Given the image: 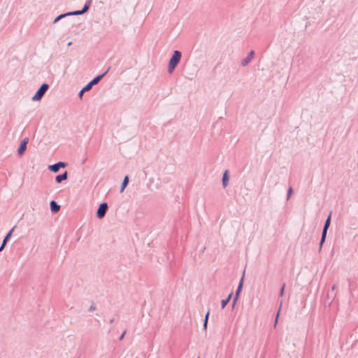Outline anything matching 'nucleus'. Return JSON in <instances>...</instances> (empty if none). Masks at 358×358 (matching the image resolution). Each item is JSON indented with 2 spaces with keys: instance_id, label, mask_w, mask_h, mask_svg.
<instances>
[{
  "instance_id": "33",
  "label": "nucleus",
  "mask_w": 358,
  "mask_h": 358,
  "mask_svg": "<svg viewBox=\"0 0 358 358\" xmlns=\"http://www.w3.org/2000/svg\"><path fill=\"white\" fill-rule=\"evenodd\" d=\"M311 240V236H310L308 238H307L306 243H308Z\"/></svg>"
},
{
  "instance_id": "18",
  "label": "nucleus",
  "mask_w": 358,
  "mask_h": 358,
  "mask_svg": "<svg viewBox=\"0 0 358 358\" xmlns=\"http://www.w3.org/2000/svg\"><path fill=\"white\" fill-rule=\"evenodd\" d=\"M92 0H86L85 3L84 4L83 8H85V10L88 11L90 6L92 4Z\"/></svg>"
},
{
  "instance_id": "26",
  "label": "nucleus",
  "mask_w": 358,
  "mask_h": 358,
  "mask_svg": "<svg viewBox=\"0 0 358 358\" xmlns=\"http://www.w3.org/2000/svg\"><path fill=\"white\" fill-rule=\"evenodd\" d=\"M64 15H66V17H69V16H73L72 11L64 13Z\"/></svg>"
},
{
  "instance_id": "11",
  "label": "nucleus",
  "mask_w": 358,
  "mask_h": 358,
  "mask_svg": "<svg viewBox=\"0 0 358 358\" xmlns=\"http://www.w3.org/2000/svg\"><path fill=\"white\" fill-rule=\"evenodd\" d=\"M50 207L51 212L53 213H57L60 209V205H59L57 202L54 200L50 202Z\"/></svg>"
},
{
  "instance_id": "3",
  "label": "nucleus",
  "mask_w": 358,
  "mask_h": 358,
  "mask_svg": "<svg viewBox=\"0 0 358 358\" xmlns=\"http://www.w3.org/2000/svg\"><path fill=\"white\" fill-rule=\"evenodd\" d=\"M49 87L50 86L48 83H43L32 96L31 100L34 101H40L47 90L49 89Z\"/></svg>"
},
{
  "instance_id": "27",
  "label": "nucleus",
  "mask_w": 358,
  "mask_h": 358,
  "mask_svg": "<svg viewBox=\"0 0 358 358\" xmlns=\"http://www.w3.org/2000/svg\"><path fill=\"white\" fill-rule=\"evenodd\" d=\"M327 299H330L331 297L332 299H334L336 296V294H334L331 295L330 293L328 292L327 294Z\"/></svg>"
},
{
  "instance_id": "22",
  "label": "nucleus",
  "mask_w": 358,
  "mask_h": 358,
  "mask_svg": "<svg viewBox=\"0 0 358 358\" xmlns=\"http://www.w3.org/2000/svg\"><path fill=\"white\" fill-rule=\"evenodd\" d=\"M285 283H283L280 289V292H279V296L280 297L283 296L284 295V293H285Z\"/></svg>"
},
{
  "instance_id": "31",
  "label": "nucleus",
  "mask_w": 358,
  "mask_h": 358,
  "mask_svg": "<svg viewBox=\"0 0 358 358\" xmlns=\"http://www.w3.org/2000/svg\"><path fill=\"white\" fill-rule=\"evenodd\" d=\"M336 289V285H334L332 287H331V291H334L335 289Z\"/></svg>"
},
{
  "instance_id": "2",
  "label": "nucleus",
  "mask_w": 358,
  "mask_h": 358,
  "mask_svg": "<svg viewBox=\"0 0 358 358\" xmlns=\"http://www.w3.org/2000/svg\"><path fill=\"white\" fill-rule=\"evenodd\" d=\"M182 57V53L180 50H175L169 61L168 73H172L177 67Z\"/></svg>"
},
{
  "instance_id": "34",
  "label": "nucleus",
  "mask_w": 358,
  "mask_h": 358,
  "mask_svg": "<svg viewBox=\"0 0 358 358\" xmlns=\"http://www.w3.org/2000/svg\"><path fill=\"white\" fill-rule=\"evenodd\" d=\"M71 44H72V42H71V41H70V42H69V43H67V45H68V46H70V45H71Z\"/></svg>"
},
{
  "instance_id": "13",
  "label": "nucleus",
  "mask_w": 358,
  "mask_h": 358,
  "mask_svg": "<svg viewBox=\"0 0 358 358\" xmlns=\"http://www.w3.org/2000/svg\"><path fill=\"white\" fill-rule=\"evenodd\" d=\"M129 182V176H125L124 179H123V180H122V182L121 187H120V192L121 193L124 192V190L125 189V188L128 185Z\"/></svg>"
},
{
  "instance_id": "20",
  "label": "nucleus",
  "mask_w": 358,
  "mask_h": 358,
  "mask_svg": "<svg viewBox=\"0 0 358 358\" xmlns=\"http://www.w3.org/2000/svg\"><path fill=\"white\" fill-rule=\"evenodd\" d=\"M294 191L292 187H289L287 189V200H289L291 196L292 195Z\"/></svg>"
},
{
  "instance_id": "16",
  "label": "nucleus",
  "mask_w": 358,
  "mask_h": 358,
  "mask_svg": "<svg viewBox=\"0 0 358 358\" xmlns=\"http://www.w3.org/2000/svg\"><path fill=\"white\" fill-rule=\"evenodd\" d=\"M87 12V11L85 10V8L83 7V8L81 10H77L72 11V13L73 14V15H83V14L86 13Z\"/></svg>"
},
{
  "instance_id": "23",
  "label": "nucleus",
  "mask_w": 358,
  "mask_h": 358,
  "mask_svg": "<svg viewBox=\"0 0 358 358\" xmlns=\"http://www.w3.org/2000/svg\"><path fill=\"white\" fill-rule=\"evenodd\" d=\"M327 231H328L327 228L325 229L324 227H323L321 237L325 236V238H327Z\"/></svg>"
},
{
  "instance_id": "35",
  "label": "nucleus",
  "mask_w": 358,
  "mask_h": 358,
  "mask_svg": "<svg viewBox=\"0 0 358 358\" xmlns=\"http://www.w3.org/2000/svg\"><path fill=\"white\" fill-rule=\"evenodd\" d=\"M198 358H199V357H198Z\"/></svg>"
},
{
  "instance_id": "12",
  "label": "nucleus",
  "mask_w": 358,
  "mask_h": 358,
  "mask_svg": "<svg viewBox=\"0 0 358 358\" xmlns=\"http://www.w3.org/2000/svg\"><path fill=\"white\" fill-rule=\"evenodd\" d=\"M15 229V227H13L7 234L5 236L3 241H2V243H3V245H6L7 244V243L9 241L10 238H11L12 236V234L14 231Z\"/></svg>"
},
{
  "instance_id": "30",
  "label": "nucleus",
  "mask_w": 358,
  "mask_h": 358,
  "mask_svg": "<svg viewBox=\"0 0 358 358\" xmlns=\"http://www.w3.org/2000/svg\"><path fill=\"white\" fill-rule=\"evenodd\" d=\"M5 247H6V245H3V243H1V245L0 246V252L4 249Z\"/></svg>"
},
{
  "instance_id": "9",
  "label": "nucleus",
  "mask_w": 358,
  "mask_h": 358,
  "mask_svg": "<svg viewBox=\"0 0 358 358\" xmlns=\"http://www.w3.org/2000/svg\"><path fill=\"white\" fill-rule=\"evenodd\" d=\"M68 178V172L65 171L62 174L57 175L55 177V182L57 183H61L64 180H67Z\"/></svg>"
},
{
  "instance_id": "29",
  "label": "nucleus",
  "mask_w": 358,
  "mask_h": 358,
  "mask_svg": "<svg viewBox=\"0 0 358 358\" xmlns=\"http://www.w3.org/2000/svg\"><path fill=\"white\" fill-rule=\"evenodd\" d=\"M209 315H210V310H208L207 313L205 315V318L204 319H207V320H208Z\"/></svg>"
},
{
  "instance_id": "25",
  "label": "nucleus",
  "mask_w": 358,
  "mask_h": 358,
  "mask_svg": "<svg viewBox=\"0 0 358 358\" xmlns=\"http://www.w3.org/2000/svg\"><path fill=\"white\" fill-rule=\"evenodd\" d=\"M95 309H96V306H95V305L93 303V304H92V305L90 306V308H89V311H90V312H91V311L94 310Z\"/></svg>"
},
{
  "instance_id": "1",
  "label": "nucleus",
  "mask_w": 358,
  "mask_h": 358,
  "mask_svg": "<svg viewBox=\"0 0 358 358\" xmlns=\"http://www.w3.org/2000/svg\"><path fill=\"white\" fill-rule=\"evenodd\" d=\"M110 69V67L103 73L97 75L92 80H91L87 85H85L79 92L78 97L82 99L83 94L86 92L90 91L92 87L96 84H98L103 78L107 74Z\"/></svg>"
},
{
  "instance_id": "15",
  "label": "nucleus",
  "mask_w": 358,
  "mask_h": 358,
  "mask_svg": "<svg viewBox=\"0 0 358 358\" xmlns=\"http://www.w3.org/2000/svg\"><path fill=\"white\" fill-rule=\"evenodd\" d=\"M331 212H330L329 215L327 217L323 227H324L325 229L326 228L329 229V226L331 224Z\"/></svg>"
},
{
  "instance_id": "6",
  "label": "nucleus",
  "mask_w": 358,
  "mask_h": 358,
  "mask_svg": "<svg viewBox=\"0 0 358 358\" xmlns=\"http://www.w3.org/2000/svg\"><path fill=\"white\" fill-rule=\"evenodd\" d=\"M67 163L64 162H58L48 166V170L52 173H57L60 169L65 168Z\"/></svg>"
},
{
  "instance_id": "28",
  "label": "nucleus",
  "mask_w": 358,
  "mask_h": 358,
  "mask_svg": "<svg viewBox=\"0 0 358 358\" xmlns=\"http://www.w3.org/2000/svg\"><path fill=\"white\" fill-rule=\"evenodd\" d=\"M125 334H126V331H123V333L120 335V338H119V339H120V341L123 340V338H124V336H125Z\"/></svg>"
},
{
  "instance_id": "21",
  "label": "nucleus",
  "mask_w": 358,
  "mask_h": 358,
  "mask_svg": "<svg viewBox=\"0 0 358 358\" xmlns=\"http://www.w3.org/2000/svg\"><path fill=\"white\" fill-rule=\"evenodd\" d=\"M325 241H326L325 236L324 237H321L320 241V243H319V251H321L322 245L324 243Z\"/></svg>"
},
{
  "instance_id": "4",
  "label": "nucleus",
  "mask_w": 358,
  "mask_h": 358,
  "mask_svg": "<svg viewBox=\"0 0 358 358\" xmlns=\"http://www.w3.org/2000/svg\"><path fill=\"white\" fill-rule=\"evenodd\" d=\"M244 278H245V271H243V275L241 278L238 285L236 292H235V296L232 300V303H231L232 308H234V306H236V304L238 300V298L240 296V294L242 291L243 286Z\"/></svg>"
},
{
  "instance_id": "7",
  "label": "nucleus",
  "mask_w": 358,
  "mask_h": 358,
  "mask_svg": "<svg viewBox=\"0 0 358 358\" xmlns=\"http://www.w3.org/2000/svg\"><path fill=\"white\" fill-rule=\"evenodd\" d=\"M28 142V138H24L20 141V145L17 150L18 156H22L24 153L25 150H27Z\"/></svg>"
},
{
  "instance_id": "17",
  "label": "nucleus",
  "mask_w": 358,
  "mask_h": 358,
  "mask_svg": "<svg viewBox=\"0 0 358 358\" xmlns=\"http://www.w3.org/2000/svg\"><path fill=\"white\" fill-rule=\"evenodd\" d=\"M66 17V15H64V13L62 14H60L58 16H57L54 20H53V23L54 24H56L59 21H60L61 20L64 19Z\"/></svg>"
},
{
  "instance_id": "5",
  "label": "nucleus",
  "mask_w": 358,
  "mask_h": 358,
  "mask_svg": "<svg viewBox=\"0 0 358 358\" xmlns=\"http://www.w3.org/2000/svg\"><path fill=\"white\" fill-rule=\"evenodd\" d=\"M108 205L106 202L101 203L96 212V215L99 219H102L105 217L106 213L108 210Z\"/></svg>"
},
{
  "instance_id": "24",
  "label": "nucleus",
  "mask_w": 358,
  "mask_h": 358,
  "mask_svg": "<svg viewBox=\"0 0 358 358\" xmlns=\"http://www.w3.org/2000/svg\"><path fill=\"white\" fill-rule=\"evenodd\" d=\"M208 321V320H207V319H204V320H203V326L204 329H206V328H207Z\"/></svg>"
},
{
  "instance_id": "32",
  "label": "nucleus",
  "mask_w": 358,
  "mask_h": 358,
  "mask_svg": "<svg viewBox=\"0 0 358 358\" xmlns=\"http://www.w3.org/2000/svg\"><path fill=\"white\" fill-rule=\"evenodd\" d=\"M115 319L114 318H111L110 320H109V323L110 324H112L113 322H114Z\"/></svg>"
},
{
  "instance_id": "14",
  "label": "nucleus",
  "mask_w": 358,
  "mask_h": 358,
  "mask_svg": "<svg viewBox=\"0 0 358 358\" xmlns=\"http://www.w3.org/2000/svg\"><path fill=\"white\" fill-rule=\"evenodd\" d=\"M232 296H233V292H231L225 299H222L221 301V308L222 309H224L226 307V306L229 303V302L230 301V300L232 298Z\"/></svg>"
},
{
  "instance_id": "19",
  "label": "nucleus",
  "mask_w": 358,
  "mask_h": 358,
  "mask_svg": "<svg viewBox=\"0 0 358 358\" xmlns=\"http://www.w3.org/2000/svg\"><path fill=\"white\" fill-rule=\"evenodd\" d=\"M282 304V301H280V306H279L278 310L277 312V314H276L275 318V324H274L275 326L276 325V324L278 322V317H279V315H280V310H281Z\"/></svg>"
},
{
  "instance_id": "8",
  "label": "nucleus",
  "mask_w": 358,
  "mask_h": 358,
  "mask_svg": "<svg viewBox=\"0 0 358 358\" xmlns=\"http://www.w3.org/2000/svg\"><path fill=\"white\" fill-rule=\"evenodd\" d=\"M255 56V51L253 50H251L246 57L243 58L241 60V65L243 66H246L248 65V64L251 62V60L253 59Z\"/></svg>"
},
{
  "instance_id": "10",
  "label": "nucleus",
  "mask_w": 358,
  "mask_h": 358,
  "mask_svg": "<svg viewBox=\"0 0 358 358\" xmlns=\"http://www.w3.org/2000/svg\"><path fill=\"white\" fill-rule=\"evenodd\" d=\"M229 181V172L228 170H226V171H224L223 176H222V183L223 187L225 188L228 185Z\"/></svg>"
}]
</instances>
